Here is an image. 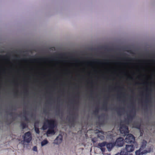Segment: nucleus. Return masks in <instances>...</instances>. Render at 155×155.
<instances>
[{"label": "nucleus", "instance_id": "1", "mask_svg": "<svg viewBox=\"0 0 155 155\" xmlns=\"http://www.w3.org/2000/svg\"><path fill=\"white\" fill-rule=\"evenodd\" d=\"M55 123L53 120H47L45 121L42 128L43 130H45L48 128L47 135V136H49V135H53L55 134Z\"/></svg>", "mask_w": 155, "mask_h": 155}, {"label": "nucleus", "instance_id": "2", "mask_svg": "<svg viewBox=\"0 0 155 155\" xmlns=\"http://www.w3.org/2000/svg\"><path fill=\"white\" fill-rule=\"evenodd\" d=\"M146 143L147 142L146 141H143L142 146L140 149L136 151V155H143L145 153L150 152L152 150L151 148H150L148 150L144 149Z\"/></svg>", "mask_w": 155, "mask_h": 155}, {"label": "nucleus", "instance_id": "3", "mask_svg": "<svg viewBox=\"0 0 155 155\" xmlns=\"http://www.w3.org/2000/svg\"><path fill=\"white\" fill-rule=\"evenodd\" d=\"M120 131L123 136L126 135L128 132L127 124L121 125L120 128Z\"/></svg>", "mask_w": 155, "mask_h": 155}, {"label": "nucleus", "instance_id": "4", "mask_svg": "<svg viewBox=\"0 0 155 155\" xmlns=\"http://www.w3.org/2000/svg\"><path fill=\"white\" fill-rule=\"evenodd\" d=\"M125 141L127 143L133 142L134 141V137L131 134H128L126 136Z\"/></svg>", "mask_w": 155, "mask_h": 155}, {"label": "nucleus", "instance_id": "5", "mask_svg": "<svg viewBox=\"0 0 155 155\" xmlns=\"http://www.w3.org/2000/svg\"><path fill=\"white\" fill-rule=\"evenodd\" d=\"M124 144L123 139L121 138H119L117 139L114 145L120 147L122 146Z\"/></svg>", "mask_w": 155, "mask_h": 155}, {"label": "nucleus", "instance_id": "6", "mask_svg": "<svg viewBox=\"0 0 155 155\" xmlns=\"http://www.w3.org/2000/svg\"><path fill=\"white\" fill-rule=\"evenodd\" d=\"M24 140L27 143L30 142L31 139V136L29 132L26 133L24 137Z\"/></svg>", "mask_w": 155, "mask_h": 155}, {"label": "nucleus", "instance_id": "7", "mask_svg": "<svg viewBox=\"0 0 155 155\" xmlns=\"http://www.w3.org/2000/svg\"><path fill=\"white\" fill-rule=\"evenodd\" d=\"M62 141V137L61 135H59L54 140L55 143L57 144L61 143Z\"/></svg>", "mask_w": 155, "mask_h": 155}, {"label": "nucleus", "instance_id": "8", "mask_svg": "<svg viewBox=\"0 0 155 155\" xmlns=\"http://www.w3.org/2000/svg\"><path fill=\"white\" fill-rule=\"evenodd\" d=\"M125 148L126 151L128 152H130L133 151L134 150L133 146L132 145H126Z\"/></svg>", "mask_w": 155, "mask_h": 155}, {"label": "nucleus", "instance_id": "9", "mask_svg": "<svg viewBox=\"0 0 155 155\" xmlns=\"http://www.w3.org/2000/svg\"><path fill=\"white\" fill-rule=\"evenodd\" d=\"M48 143V142L47 139H44L41 141V146L42 147H44L47 145Z\"/></svg>", "mask_w": 155, "mask_h": 155}, {"label": "nucleus", "instance_id": "10", "mask_svg": "<svg viewBox=\"0 0 155 155\" xmlns=\"http://www.w3.org/2000/svg\"><path fill=\"white\" fill-rule=\"evenodd\" d=\"M107 147L108 151H110L114 146V144L112 143H109L106 145Z\"/></svg>", "mask_w": 155, "mask_h": 155}, {"label": "nucleus", "instance_id": "11", "mask_svg": "<svg viewBox=\"0 0 155 155\" xmlns=\"http://www.w3.org/2000/svg\"><path fill=\"white\" fill-rule=\"evenodd\" d=\"M128 152L126 151V149H122L121 150L120 154V155H127Z\"/></svg>", "mask_w": 155, "mask_h": 155}, {"label": "nucleus", "instance_id": "12", "mask_svg": "<svg viewBox=\"0 0 155 155\" xmlns=\"http://www.w3.org/2000/svg\"><path fill=\"white\" fill-rule=\"evenodd\" d=\"M106 144L105 142H104L98 144V146L100 147H102L105 146Z\"/></svg>", "mask_w": 155, "mask_h": 155}, {"label": "nucleus", "instance_id": "13", "mask_svg": "<svg viewBox=\"0 0 155 155\" xmlns=\"http://www.w3.org/2000/svg\"><path fill=\"white\" fill-rule=\"evenodd\" d=\"M35 130L37 133L39 134V129L36 127V124L35 125Z\"/></svg>", "mask_w": 155, "mask_h": 155}, {"label": "nucleus", "instance_id": "14", "mask_svg": "<svg viewBox=\"0 0 155 155\" xmlns=\"http://www.w3.org/2000/svg\"><path fill=\"white\" fill-rule=\"evenodd\" d=\"M32 150L34 151L37 152V147L36 146H34L32 148Z\"/></svg>", "mask_w": 155, "mask_h": 155}, {"label": "nucleus", "instance_id": "15", "mask_svg": "<svg viewBox=\"0 0 155 155\" xmlns=\"http://www.w3.org/2000/svg\"><path fill=\"white\" fill-rule=\"evenodd\" d=\"M104 138V137H102L101 138V139H103Z\"/></svg>", "mask_w": 155, "mask_h": 155}, {"label": "nucleus", "instance_id": "16", "mask_svg": "<svg viewBox=\"0 0 155 155\" xmlns=\"http://www.w3.org/2000/svg\"><path fill=\"white\" fill-rule=\"evenodd\" d=\"M115 155H120V153H117L115 154Z\"/></svg>", "mask_w": 155, "mask_h": 155}, {"label": "nucleus", "instance_id": "17", "mask_svg": "<svg viewBox=\"0 0 155 155\" xmlns=\"http://www.w3.org/2000/svg\"><path fill=\"white\" fill-rule=\"evenodd\" d=\"M101 150L102 151H103V148H101Z\"/></svg>", "mask_w": 155, "mask_h": 155}, {"label": "nucleus", "instance_id": "18", "mask_svg": "<svg viewBox=\"0 0 155 155\" xmlns=\"http://www.w3.org/2000/svg\"><path fill=\"white\" fill-rule=\"evenodd\" d=\"M132 155V154H131V155Z\"/></svg>", "mask_w": 155, "mask_h": 155}]
</instances>
